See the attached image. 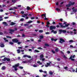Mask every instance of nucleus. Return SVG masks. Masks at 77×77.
<instances>
[{"label": "nucleus", "mask_w": 77, "mask_h": 77, "mask_svg": "<svg viewBox=\"0 0 77 77\" xmlns=\"http://www.w3.org/2000/svg\"><path fill=\"white\" fill-rule=\"evenodd\" d=\"M66 24V22H64L63 24H65V26H64L62 25V23H59V24L60 25V27L59 26V25H57L56 26V27H57V28H59V27H61V28H66V27H67L68 26H69L70 25L69 24Z\"/></svg>", "instance_id": "f257e3e1"}, {"label": "nucleus", "mask_w": 77, "mask_h": 77, "mask_svg": "<svg viewBox=\"0 0 77 77\" xmlns=\"http://www.w3.org/2000/svg\"><path fill=\"white\" fill-rule=\"evenodd\" d=\"M17 28H14V29H9V31H10V32H9V33H11V35H12L13 34V33L12 32H14L15 31H17Z\"/></svg>", "instance_id": "f03ea898"}, {"label": "nucleus", "mask_w": 77, "mask_h": 77, "mask_svg": "<svg viewBox=\"0 0 77 77\" xmlns=\"http://www.w3.org/2000/svg\"><path fill=\"white\" fill-rule=\"evenodd\" d=\"M19 65H20V64L19 63H17L16 64H15L14 66H13V67L14 68L15 71H17L18 70V69H17V67L19 66Z\"/></svg>", "instance_id": "7ed1b4c3"}, {"label": "nucleus", "mask_w": 77, "mask_h": 77, "mask_svg": "<svg viewBox=\"0 0 77 77\" xmlns=\"http://www.w3.org/2000/svg\"><path fill=\"white\" fill-rule=\"evenodd\" d=\"M56 28V27L55 26H51L50 27V30H53V29H55Z\"/></svg>", "instance_id": "20e7f679"}, {"label": "nucleus", "mask_w": 77, "mask_h": 77, "mask_svg": "<svg viewBox=\"0 0 77 77\" xmlns=\"http://www.w3.org/2000/svg\"><path fill=\"white\" fill-rule=\"evenodd\" d=\"M12 41L14 43H17L18 42V40L17 38H14L12 39Z\"/></svg>", "instance_id": "39448f33"}, {"label": "nucleus", "mask_w": 77, "mask_h": 77, "mask_svg": "<svg viewBox=\"0 0 77 77\" xmlns=\"http://www.w3.org/2000/svg\"><path fill=\"white\" fill-rule=\"evenodd\" d=\"M60 44H63V42H65V40L62 38H60Z\"/></svg>", "instance_id": "423d86ee"}, {"label": "nucleus", "mask_w": 77, "mask_h": 77, "mask_svg": "<svg viewBox=\"0 0 77 77\" xmlns=\"http://www.w3.org/2000/svg\"><path fill=\"white\" fill-rule=\"evenodd\" d=\"M59 32H60V34L62 33V32H63V33H66V31L62 29H59Z\"/></svg>", "instance_id": "0eeeda50"}, {"label": "nucleus", "mask_w": 77, "mask_h": 77, "mask_svg": "<svg viewBox=\"0 0 77 77\" xmlns=\"http://www.w3.org/2000/svg\"><path fill=\"white\" fill-rule=\"evenodd\" d=\"M0 46L2 48H3V47H5V45H4V43H1L0 44Z\"/></svg>", "instance_id": "6e6552de"}, {"label": "nucleus", "mask_w": 77, "mask_h": 77, "mask_svg": "<svg viewBox=\"0 0 77 77\" xmlns=\"http://www.w3.org/2000/svg\"><path fill=\"white\" fill-rule=\"evenodd\" d=\"M23 15H22V17H23V18H25V17H26V16L27 17V16L28 15V14H24Z\"/></svg>", "instance_id": "1a4fd4ad"}, {"label": "nucleus", "mask_w": 77, "mask_h": 77, "mask_svg": "<svg viewBox=\"0 0 77 77\" xmlns=\"http://www.w3.org/2000/svg\"><path fill=\"white\" fill-rule=\"evenodd\" d=\"M2 23L3 24H5V26H8V23H7L5 22H3Z\"/></svg>", "instance_id": "9d476101"}, {"label": "nucleus", "mask_w": 77, "mask_h": 77, "mask_svg": "<svg viewBox=\"0 0 77 77\" xmlns=\"http://www.w3.org/2000/svg\"><path fill=\"white\" fill-rule=\"evenodd\" d=\"M75 8L74 7H73L72 9L73 11V12H77V9H75Z\"/></svg>", "instance_id": "9b49d317"}, {"label": "nucleus", "mask_w": 77, "mask_h": 77, "mask_svg": "<svg viewBox=\"0 0 77 77\" xmlns=\"http://www.w3.org/2000/svg\"><path fill=\"white\" fill-rule=\"evenodd\" d=\"M16 24V23L12 22L11 23V24H10V25H11V26H14V25H15Z\"/></svg>", "instance_id": "f8f14e48"}, {"label": "nucleus", "mask_w": 77, "mask_h": 77, "mask_svg": "<svg viewBox=\"0 0 77 77\" xmlns=\"http://www.w3.org/2000/svg\"><path fill=\"white\" fill-rule=\"evenodd\" d=\"M69 3H70V6H71V5H74V4H75V3H74V2L72 3V2H71V1H70L69 2Z\"/></svg>", "instance_id": "ddd939ff"}, {"label": "nucleus", "mask_w": 77, "mask_h": 77, "mask_svg": "<svg viewBox=\"0 0 77 77\" xmlns=\"http://www.w3.org/2000/svg\"><path fill=\"white\" fill-rule=\"evenodd\" d=\"M7 57H4V59H2V61H4V62H5V61H6V60H7Z\"/></svg>", "instance_id": "4468645a"}, {"label": "nucleus", "mask_w": 77, "mask_h": 77, "mask_svg": "<svg viewBox=\"0 0 77 77\" xmlns=\"http://www.w3.org/2000/svg\"><path fill=\"white\" fill-rule=\"evenodd\" d=\"M40 38L39 39H43L44 38V36L42 35H40L39 36Z\"/></svg>", "instance_id": "2eb2a0df"}, {"label": "nucleus", "mask_w": 77, "mask_h": 77, "mask_svg": "<svg viewBox=\"0 0 77 77\" xmlns=\"http://www.w3.org/2000/svg\"><path fill=\"white\" fill-rule=\"evenodd\" d=\"M31 9V8H30V7L29 6H27L26 8V10H27V11H29V10H30Z\"/></svg>", "instance_id": "dca6fc26"}, {"label": "nucleus", "mask_w": 77, "mask_h": 77, "mask_svg": "<svg viewBox=\"0 0 77 77\" xmlns=\"http://www.w3.org/2000/svg\"><path fill=\"white\" fill-rule=\"evenodd\" d=\"M5 69H6V67H5V66H4L2 67V70H5Z\"/></svg>", "instance_id": "f3484780"}, {"label": "nucleus", "mask_w": 77, "mask_h": 77, "mask_svg": "<svg viewBox=\"0 0 77 77\" xmlns=\"http://www.w3.org/2000/svg\"><path fill=\"white\" fill-rule=\"evenodd\" d=\"M75 57V55H71L70 57V59H72V58H74Z\"/></svg>", "instance_id": "a211bd4d"}, {"label": "nucleus", "mask_w": 77, "mask_h": 77, "mask_svg": "<svg viewBox=\"0 0 77 77\" xmlns=\"http://www.w3.org/2000/svg\"><path fill=\"white\" fill-rule=\"evenodd\" d=\"M41 17H44L45 18V17H46V14H42L41 16Z\"/></svg>", "instance_id": "6ab92c4d"}, {"label": "nucleus", "mask_w": 77, "mask_h": 77, "mask_svg": "<svg viewBox=\"0 0 77 77\" xmlns=\"http://www.w3.org/2000/svg\"><path fill=\"white\" fill-rule=\"evenodd\" d=\"M45 46H46V47H49L50 46V45H49L48 44H45Z\"/></svg>", "instance_id": "aec40b11"}, {"label": "nucleus", "mask_w": 77, "mask_h": 77, "mask_svg": "<svg viewBox=\"0 0 77 77\" xmlns=\"http://www.w3.org/2000/svg\"><path fill=\"white\" fill-rule=\"evenodd\" d=\"M17 53H20V52H21V51H20V49L17 50Z\"/></svg>", "instance_id": "412c9836"}, {"label": "nucleus", "mask_w": 77, "mask_h": 77, "mask_svg": "<svg viewBox=\"0 0 77 77\" xmlns=\"http://www.w3.org/2000/svg\"><path fill=\"white\" fill-rule=\"evenodd\" d=\"M38 32L39 33H42V32H43V31L42 30H40L38 31Z\"/></svg>", "instance_id": "4be33fe9"}, {"label": "nucleus", "mask_w": 77, "mask_h": 77, "mask_svg": "<svg viewBox=\"0 0 77 77\" xmlns=\"http://www.w3.org/2000/svg\"><path fill=\"white\" fill-rule=\"evenodd\" d=\"M59 51V48H57L56 49H55V51H56V52H58Z\"/></svg>", "instance_id": "5701e85b"}, {"label": "nucleus", "mask_w": 77, "mask_h": 77, "mask_svg": "<svg viewBox=\"0 0 77 77\" xmlns=\"http://www.w3.org/2000/svg\"><path fill=\"white\" fill-rule=\"evenodd\" d=\"M33 23V21L32 20H29L28 22V23Z\"/></svg>", "instance_id": "b1692460"}, {"label": "nucleus", "mask_w": 77, "mask_h": 77, "mask_svg": "<svg viewBox=\"0 0 77 77\" xmlns=\"http://www.w3.org/2000/svg\"><path fill=\"white\" fill-rule=\"evenodd\" d=\"M40 57L41 59H42V58H43L44 57V55H41L40 56Z\"/></svg>", "instance_id": "393cba45"}, {"label": "nucleus", "mask_w": 77, "mask_h": 77, "mask_svg": "<svg viewBox=\"0 0 77 77\" xmlns=\"http://www.w3.org/2000/svg\"><path fill=\"white\" fill-rule=\"evenodd\" d=\"M49 73L50 75H52L53 74V72H50Z\"/></svg>", "instance_id": "a878e982"}, {"label": "nucleus", "mask_w": 77, "mask_h": 77, "mask_svg": "<svg viewBox=\"0 0 77 77\" xmlns=\"http://www.w3.org/2000/svg\"><path fill=\"white\" fill-rule=\"evenodd\" d=\"M66 7H70L71 6V5H70V4H69L68 5H66Z\"/></svg>", "instance_id": "bb28decb"}, {"label": "nucleus", "mask_w": 77, "mask_h": 77, "mask_svg": "<svg viewBox=\"0 0 77 77\" xmlns=\"http://www.w3.org/2000/svg\"><path fill=\"white\" fill-rule=\"evenodd\" d=\"M10 58H7V61L9 62V61H10Z\"/></svg>", "instance_id": "cd10ccee"}, {"label": "nucleus", "mask_w": 77, "mask_h": 77, "mask_svg": "<svg viewBox=\"0 0 77 77\" xmlns=\"http://www.w3.org/2000/svg\"><path fill=\"white\" fill-rule=\"evenodd\" d=\"M69 42H74V41L72 40H71L69 41Z\"/></svg>", "instance_id": "c85d7f7f"}, {"label": "nucleus", "mask_w": 77, "mask_h": 77, "mask_svg": "<svg viewBox=\"0 0 77 77\" xmlns=\"http://www.w3.org/2000/svg\"><path fill=\"white\" fill-rule=\"evenodd\" d=\"M35 51L36 53H39V51L37 50H35Z\"/></svg>", "instance_id": "c756f323"}, {"label": "nucleus", "mask_w": 77, "mask_h": 77, "mask_svg": "<svg viewBox=\"0 0 77 77\" xmlns=\"http://www.w3.org/2000/svg\"><path fill=\"white\" fill-rule=\"evenodd\" d=\"M16 2V1H15V0H12V3H15Z\"/></svg>", "instance_id": "7c9ffc66"}, {"label": "nucleus", "mask_w": 77, "mask_h": 77, "mask_svg": "<svg viewBox=\"0 0 77 77\" xmlns=\"http://www.w3.org/2000/svg\"><path fill=\"white\" fill-rule=\"evenodd\" d=\"M10 44H11V45H14V43L12 42H9Z\"/></svg>", "instance_id": "2f4dec72"}, {"label": "nucleus", "mask_w": 77, "mask_h": 77, "mask_svg": "<svg viewBox=\"0 0 77 77\" xmlns=\"http://www.w3.org/2000/svg\"><path fill=\"white\" fill-rule=\"evenodd\" d=\"M56 10L57 11H60V9H59L58 8H57L56 9Z\"/></svg>", "instance_id": "473e14b6"}, {"label": "nucleus", "mask_w": 77, "mask_h": 77, "mask_svg": "<svg viewBox=\"0 0 77 77\" xmlns=\"http://www.w3.org/2000/svg\"><path fill=\"white\" fill-rule=\"evenodd\" d=\"M19 67L20 69H23V67L20 66Z\"/></svg>", "instance_id": "72a5a7b5"}, {"label": "nucleus", "mask_w": 77, "mask_h": 77, "mask_svg": "<svg viewBox=\"0 0 77 77\" xmlns=\"http://www.w3.org/2000/svg\"><path fill=\"white\" fill-rule=\"evenodd\" d=\"M39 71L40 72H44V71H42V70L40 69L39 70Z\"/></svg>", "instance_id": "f704fd0d"}, {"label": "nucleus", "mask_w": 77, "mask_h": 77, "mask_svg": "<svg viewBox=\"0 0 77 77\" xmlns=\"http://www.w3.org/2000/svg\"><path fill=\"white\" fill-rule=\"evenodd\" d=\"M46 24L47 25H49V24H50V22L48 21L47 22Z\"/></svg>", "instance_id": "c9c22d12"}, {"label": "nucleus", "mask_w": 77, "mask_h": 77, "mask_svg": "<svg viewBox=\"0 0 77 77\" xmlns=\"http://www.w3.org/2000/svg\"><path fill=\"white\" fill-rule=\"evenodd\" d=\"M27 57V55H23V57L25 58V57Z\"/></svg>", "instance_id": "e433bc0d"}, {"label": "nucleus", "mask_w": 77, "mask_h": 77, "mask_svg": "<svg viewBox=\"0 0 77 77\" xmlns=\"http://www.w3.org/2000/svg\"><path fill=\"white\" fill-rule=\"evenodd\" d=\"M20 20L21 21H24V18H22L20 19Z\"/></svg>", "instance_id": "4c0bfd02"}, {"label": "nucleus", "mask_w": 77, "mask_h": 77, "mask_svg": "<svg viewBox=\"0 0 77 77\" xmlns=\"http://www.w3.org/2000/svg\"><path fill=\"white\" fill-rule=\"evenodd\" d=\"M13 8L14 9H18L17 7H13Z\"/></svg>", "instance_id": "58836bf2"}, {"label": "nucleus", "mask_w": 77, "mask_h": 77, "mask_svg": "<svg viewBox=\"0 0 77 77\" xmlns=\"http://www.w3.org/2000/svg\"><path fill=\"white\" fill-rule=\"evenodd\" d=\"M54 34H56V33H57V31H54Z\"/></svg>", "instance_id": "ea45409f"}, {"label": "nucleus", "mask_w": 77, "mask_h": 77, "mask_svg": "<svg viewBox=\"0 0 77 77\" xmlns=\"http://www.w3.org/2000/svg\"><path fill=\"white\" fill-rule=\"evenodd\" d=\"M20 13H21V14H24V11H21L20 12Z\"/></svg>", "instance_id": "a19ab883"}, {"label": "nucleus", "mask_w": 77, "mask_h": 77, "mask_svg": "<svg viewBox=\"0 0 77 77\" xmlns=\"http://www.w3.org/2000/svg\"><path fill=\"white\" fill-rule=\"evenodd\" d=\"M4 34L2 32H0V35H3Z\"/></svg>", "instance_id": "79ce46f5"}, {"label": "nucleus", "mask_w": 77, "mask_h": 77, "mask_svg": "<svg viewBox=\"0 0 77 77\" xmlns=\"http://www.w3.org/2000/svg\"><path fill=\"white\" fill-rule=\"evenodd\" d=\"M21 43L20 42H17V44H18V45H20V44H21Z\"/></svg>", "instance_id": "37998d69"}, {"label": "nucleus", "mask_w": 77, "mask_h": 77, "mask_svg": "<svg viewBox=\"0 0 77 77\" xmlns=\"http://www.w3.org/2000/svg\"><path fill=\"white\" fill-rule=\"evenodd\" d=\"M51 51L54 54H55V52L53 50H52Z\"/></svg>", "instance_id": "c03bdc74"}, {"label": "nucleus", "mask_w": 77, "mask_h": 77, "mask_svg": "<svg viewBox=\"0 0 77 77\" xmlns=\"http://www.w3.org/2000/svg\"><path fill=\"white\" fill-rule=\"evenodd\" d=\"M38 49H39V50H42V48L41 47H38Z\"/></svg>", "instance_id": "a18cd8bd"}, {"label": "nucleus", "mask_w": 77, "mask_h": 77, "mask_svg": "<svg viewBox=\"0 0 77 77\" xmlns=\"http://www.w3.org/2000/svg\"><path fill=\"white\" fill-rule=\"evenodd\" d=\"M70 32V35H72V33H73V32L72 31H71Z\"/></svg>", "instance_id": "49530a36"}, {"label": "nucleus", "mask_w": 77, "mask_h": 77, "mask_svg": "<svg viewBox=\"0 0 77 77\" xmlns=\"http://www.w3.org/2000/svg\"><path fill=\"white\" fill-rule=\"evenodd\" d=\"M27 57L28 58H31V57L30 56L27 55Z\"/></svg>", "instance_id": "de8ad7c7"}, {"label": "nucleus", "mask_w": 77, "mask_h": 77, "mask_svg": "<svg viewBox=\"0 0 77 77\" xmlns=\"http://www.w3.org/2000/svg\"><path fill=\"white\" fill-rule=\"evenodd\" d=\"M63 57H64V58L65 59H67V57H66L65 55H64V56H63Z\"/></svg>", "instance_id": "09e8293b"}, {"label": "nucleus", "mask_w": 77, "mask_h": 77, "mask_svg": "<svg viewBox=\"0 0 77 77\" xmlns=\"http://www.w3.org/2000/svg\"><path fill=\"white\" fill-rule=\"evenodd\" d=\"M57 60L58 61H60V58H58L57 59Z\"/></svg>", "instance_id": "8fccbe9b"}, {"label": "nucleus", "mask_w": 77, "mask_h": 77, "mask_svg": "<svg viewBox=\"0 0 77 77\" xmlns=\"http://www.w3.org/2000/svg\"><path fill=\"white\" fill-rule=\"evenodd\" d=\"M45 34L46 35H48V34H50V32H46L45 33Z\"/></svg>", "instance_id": "3c124183"}, {"label": "nucleus", "mask_w": 77, "mask_h": 77, "mask_svg": "<svg viewBox=\"0 0 77 77\" xmlns=\"http://www.w3.org/2000/svg\"><path fill=\"white\" fill-rule=\"evenodd\" d=\"M35 18L34 17H31V20H34V19H35Z\"/></svg>", "instance_id": "603ef678"}, {"label": "nucleus", "mask_w": 77, "mask_h": 77, "mask_svg": "<svg viewBox=\"0 0 77 77\" xmlns=\"http://www.w3.org/2000/svg\"><path fill=\"white\" fill-rule=\"evenodd\" d=\"M25 35L24 34H23L22 35V37H25Z\"/></svg>", "instance_id": "864d4df0"}, {"label": "nucleus", "mask_w": 77, "mask_h": 77, "mask_svg": "<svg viewBox=\"0 0 77 77\" xmlns=\"http://www.w3.org/2000/svg\"><path fill=\"white\" fill-rule=\"evenodd\" d=\"M33 66L34 67H37V66L36 65H35V64H34L33 65Z\"/></svg>", "instance_id": "5fc2aeb1"}, {"label": "nucleus", "mask_w": 77, "mask_h": 77, "mask_svg": "<svg viewBox=\"0 0 77 77\" xmlns=\"http://www.w3.org/2000/svg\"><path fill=\"white\" fill-rule=\"evenodd\" d=\"M47 64L48 66H49V65H50V63H47Z\"/></svg>", "instance_id": "6e6d98bb"}, {"label": "nucleus", "mask_w": 77, "mask_h": 77, "mask_svg": "<svg viewBox=\"0 0 77 77\" xmlns=\"http://www.w3.org/2000/svg\"><path fill=\"white\" fill-rule=\"evenodd\" d=\"M24 26H29V25L27 24H24Z\"/></svg>", "instance_id": "4d7b16f0"}, {"label": "nucleus", "mask_w": 77, "mask_h": 77, "mask_svg": "<svg viewBox=\"0 0 77 77\" xmlns=\"http://www.w3.org/2000/svg\"><path fill=\"white\" fill-rule=\"evenodd\" d=\"M20 32H23V31H24V29H22L20 30Z\"/></svg>", "instance_id": "13d9d810"}, {"label": "nucleus", "mask_w": 77, "mask_h": 77, "mask_svg": "<svg viewBox=\"0 0 77 77\" xmlns=\"http://www.w3.org/2000/svg\"><path fill=\"white\" fill-rule=\"evenodd\" d=\"M8 18H9V17H4V18H5V19H7Z\"/></svg>", "instance_id": "bf43d9fd"}, {"label": "nucleus", "mask_w": 77, "mask_h": 77, "mask_svg": "<svg viewBox=\"0 0 77 77\" xmlns=\"http://www.w3.org/2000/svg\"><path fill=\"white\" fill-rule=\"evenodd\" d=\"M72 25H75V23H74V22H73L72 23Z\"/></svg>", "instance_id": "052dcab7"}, {"label": "nucleus", "mask_w": 77, "mask_h": 77, "mask_svg": "<svg viewBox=\"0 0 77 77\" xmlns=\"http://www.w3.org/2000/svg\"><path fill=\"white\" fill-rule=\"evenodd\" d=\"M2 6V8H3L4 7H6V5H3Z\"/></svg>", "instance_id": "680f3d73"}, {"label": "nucleus", "mask_w": 77, "mask_h": 77, "mask_svg": "<svg viewBox=\"0 0 77 77\" xmlns=\"http://www.w3.org/2000/svg\"><path fill=\"white\" fill-rule=\"evenodd\" d=\"M44 19V20H48V19H47V18H46V17Z\"/></svg>", "instance_id": "e2e57ef3"}, {"label": "nucleus", "mask_w": 77, "mask_h": 77, "mask_svg": "<svg viewBox=\"0 0 77 77\" xmlns=\"http://www.w3.org/2000/svg\"><path fill=\"white\" fill-rule=\"evenodd\" d=\"M67 53H68V54H69V53H70V51H67Z\"/></svg>", "instance_id": "0e129e2a"}, {"label": "nucleus", "mask_w": 77, "mask_h": 77, "mask_svg": "<svg viewBox=\"0 0 77 77\" xmlns=\"http://www.w3.org/2000/svg\"><path fill=\"white\" fill-rule=\"evenodd\" d=\"M57 39H54V42H56V41H57Z\"/></svg>", "instance_id": "69168bd1"}, {"label": "nucleus", "mask_w": 77, "mask_h": 77, "mask_svg": "<svg viewBox=\"0 0 77 77\" xmlns=\"http://www.w3.org/2000/svg\"><path fill=\"white\" fill-rule=\"evenodd\" d=\"M64 3V2H61L60 3V5H63V3Z\"/></svg>", "instance_id": "338daca9"}, {"label": "nucleus", "mask_w": 77, "mask_h": 77, "mask_svg": "<svg viewBox=\"0 0 77 77\" xmlns=\"http://www.w3.org/2000/svg\"><path fill=\"white\" fill-rule=\"evenodd\" d=\"M26 20H27L29 19V17H26Z\"/></svg>", "instance_id": "774afa93"}]
</instances>
